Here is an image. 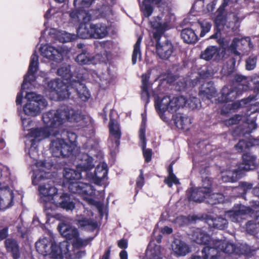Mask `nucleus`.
Returning a JSON list of instances; mask_svg holds the SVG:
<instances>
[{"label": "nucleus", "mask_w": 259, "mask_h": 259, "mask_svg": "<svg viewBox=\"0 0 259 259\" xmlns=\"http://www.w3.org/2000/svg\"><path fill=\"white\" fill-rule=\"evenodd\" d=\"M49 111L44 113L42 116V120L45 125L44 127L30 128L32 123L30 118L21 117L22 125L24 131L28 132L25 135V145L29 149L28 154L30 157L33 159L35 169H34V175L32 183L34 185L38 184L39 182L47 178L49 174L47 170L50 168L51 165L43 161H37L38 156L37 144L40 141L49 137L50 136L58 135L57 128L48 126L44 121V116Z\"/></svg>", "instance_id": "obj_1"}, {"label": "nucleus", "mask_w": 259, "mask_h": 259, "mask_svg": "<svg viewBox=\"0 0 259 259\" xmlns=\"http://www.w3.org/2000/svg\"><path fill=\"white\" fill-rule=\"evenodd\" d=\"M43 119L48 126L57 128L58 135L67 121L79 122L81 128L90 132L93 129V120L90 116L81 115L80 111L72 109L50 110L44 115Z\"/></svg>", "instance_id": "obj_2"}, {"label": "nucleus", "mask_w": 259, "mask_h": 259, "mask_svg": "<svg viewBox=\"0 0 259 259\" xmlns=\"http://www.w3.org/2000/svg\"><path fill=\"white\" fill-rule=\"evenodd\" d=\"M85 70L79 69L73 75L70 73V66L66 64H62L57 70V74L64 78L55 79L48 82V89L49 95L51 100H63L69 97V87L71 84L72 77L77 79L76 77L79 74H83Z\"/></svg>", "instance_id": "obj_3"}, {"label": "nucleus", "mask_w": 259, "mask_h": 259, "mask_svg": "<svg viewBox=\"0 0 259 259\" xmlns=\"http://www.w3.org/2000/svg\"><path fill=\"white\" fill-rule=\"evenodd\" d=\"M64 177L68 181L69 191L72 193L80 195L89 204L96 206L100 214L102 215L104 207L103 203L91 198L96 194L93 187L86 182L77 181L81 178L80 171L65 168Z\"/></svg>", "instance_id": "obj_4"}, {"label": "nucleus", "mask_w": 259, "mask_h": 259, "mask_svg": "<svg viewBox=\"0 0 259 259\" xmlns=\"http://www.w3.org/2000/svg\"><path fill=\"white\" fill-rule=\"evenodd\" d=\"M187 104L190 108L195 109L200 106V102L198 98L194 97L186 99L183 96L172 98L165 96L161 99H157L155 102V108L160 117L163 120H165V118L163 116V114L165 112H176Z\"/></svg>", "instance_id": "obj_5"}, {"label": "nucleus", "mask_w": 259, "mask_h": 259, "mask_svg": "<svg viewBox=\"0 0 259 259\" xmlns=\"http://www.w3.org/2000/svg\"><path fill=\"white\" fill-rule=\"evenodd\" d=\"M35 247L37 252L43 255H49L54 259L71 258V254L69 250V245L67 241H62L59 245L56 244L52 237H45L36 242Z\"/></svg>", "instance_id": "obj_6"}, {"label": "nucleus", "mask_w": 259, "mask_h": 259, "mask_svg": "<svg viewBox=\"0 0 259 259\" xmlns=\"http://www.w3.org/2000/svg\"><path fill=\"white\" fill-rule=\"evenodd\" d=\"M243 162L237 168L231 167L221 172V180L224 182H234L242 177L243 171H248L255 168L256 157L250 153L242 155Z\"/></svg>", "instance_id": "obj_7"}, {"label": "nucleus", "mask_w": 259, "mask_h": 259, "mask_svg": "<svg viewBox=\"0 0 259 259\" xmlns=\"http://www.w3.org/2000/svg\"><path fill=\"white\" fill-rule=\"evenodd\" d=\"M192 239L198 244L206 246L203 248L200 253L204 259H218L220 256V250L218 244H214L213 241L218 239L212 238L200 229H196L193 232Z\"/></svg>", "instance_id": "obj_8"}, {"label": "nucleus", "mask_w": 259, "mask_h": 259, "mask_svg": "<svg viewBox=\"0 0 259 259\" xmlns=\"http://www.w3.org/2000/svg\"><path fill=\"white\" fill-rule=\"evenodd\" d=\"M66 134L69 143L60 138H56L52 141L50 150L54 156L65 157L75 154V151L77 150L75 144L77 136L75 133L70 132H67Z\"/></svg>", "instance_id": "obj_9"}, {"label": "nucleus", "mask_w": 259, "mask_h": 259, "mask_svg": "<svg viewBox=\"0 0 259 259\" xmlns=\"http://www.w3.org/2000/svg\"><path fill=\"white\" fill-rule=\"evenodd\" d=\"M38 65V57L36 52H34L32 55L28 70L26 75L25 76L23 83L21 85V91L17 94L16 100L17 105H21L23 99V91L31 88L30 86H36L35 81L40 82L41 77H35L34 73L37 71Z\"/></svg>", "instance_id": "obj_10"}, {"label": "nucleus", "mask_w": 259, "mask_h": 259, "mask_svg": "<svg viewBox=\"0 0 259 259\" xmlns=\"http://www.w3.org/2000/svg\"><path fill=\"white\" fill-rule=\"evenodd\" d=\"M70 21L73 24L79 23L77 33L79 37L87 39L92 37V25L89 22L92 19V16L89 12L79 13L71 12L70 13Z\"/></svg>", "instance_id": "obj_11"}, {"label": "nucleus", "mask_w": 259, "mask_h": 259, "mask_svg": "<svg viewBox=\"0 0 259 259\" xmlns=\"http://www.w3.org/2000/svg\"><path fill=\"white\" fill-rule=\"evenodd\" d=\"M25 99L27 102L23 106V111L28 116H36L39 115L48 105L45 99L34 92L27 93Z\"/></svg>", "instance_id": "obj_12"}, {"label": "nucleus", "mask_w": 259, "mask_h": 259, "mask_svg": "<svg viewBox=\"0 0 259 259\" xmlns=\"http://www.w3.org/2000/svg\"><path fill=\"white\" fill-rule=\"evenodd\" d=\"M39 201L44 205L46 209H52V203L56 198L58 190L54 186L53 183L47 181L39 184L38 187Z\"/></svg>", "instance_id": "obj_13"}, {"label": "nucleus", "mask_w": 259, "mask_h": 259, "mask_svg": "<svg viewBox=\"0 0 259 259\" xmlns=\"http://www.w3.org/2000/svg\"><path fill=\"white\" fill-rule=\"evenodd\" d=\"M84 73L83 74H80L79 75L76 77L77 79L72 77V80L71 81V84L68 88L69 92V95L71 93V90H74L77 93L78 97L83 101H87L91 97V94L87 87L84 85L81 81L87 79H90V77L88 76Z\"/></svg>", "instance_id": "obj_14"}, {"label": "nucleus", "mask_w": 259, "mask_h": 259, "mask_svg": "<svg viewBox=\"0 0 259 259\" xmlns=\"http://www.w3.org/2000/svg\"><path fill=\"white\" fill-rule=\"evenodd\" d=\"M13 185L7 184L0 188V210L4 211L14 205L16 192Z\"/></svg>", "instance_id": "obj_15"}, {"label": "nucleus", "mask_w": 259, "mask_h": 259, "mask_svg": "<svg viewBox=\"0 0 259 259\" xmlns=\"http://www.w3.org/2000/svg\"><path fill=\"white\" fill-rule=\"evenodd\" d=\"M107 59V55L105 52L103 54H97L92 55L87 51H83L76 56L75 61L80 65L96 64L105 62Z\"/></svg>", "instance_id": "obj_16"}, {"label": "nucleus", "mask_w": 259, "mask_h": 259, "mask_svg": "<svg viewBox=\"0 0 259 259\" xmlns=\"http://www.w3.org/2000/svg\"><path fill=\"white\" fill-rule=\"evenodd\" d=\"M209 186H211V181L209 178H206L203 181L202 187L193 190L190 195L188 196L189 201L201 202L206 200L207 196H209Z\"/></svg>", "instance_id": "obj_17"}, {"label": "nucleus", "mask_w": 259, "mask_h": 259, "mask_svg": "<svg viewBox=\"0 0 259 259\" xmlns=\"http://www.w3.org/2000/svg\"><path fill=\"white\" fill-rule=\"evenodd\" d=\"M39 51L44 57L58 62L62 60L64 50L61 47L55 48L46 44L40 47Z\"/></svg>", "instance_id": "obj_18"}, {"label": "nucleus", "mask_w": 259, "mask_h": 259, "mask_svg": "<svg viewBox=\"0 0 259 259\" xmlns=\"http://www.w3.org/2000/svg\"><path fill=\"white\" fill-rule=\"evenodd\" d=\"M107 166L105 163L98 165L96 167L94 174L86 173L87 179L95 184L101 185L104 184L107 179Z\"/></svg>", "instance_id": "obj_19"}, {"label": "nucleus", "mask_w": 259, "mask_h": 259, "mask_svg": "<svg viewBox=\"0 0 259 259\" xmlns=\"http://www.w3.org/2000/svg\"><path fill=\"white\" fill-rule=\"evenodd\" d=\"M243 92L238 90L235 87L225 86L221 90L217 100L218 102H233Z\"/></svg>", "instance_id": "obj_20"}, {"label": "nucleus", "mask_w": 259, "mask_h": 259, "mask_svg": "<svg viewBox=\"0 0 259 259\" xmlns=\"http://www.w3.org/2000/svg\"><path fill=\"white\" fill-rule=\"evenodd\" d=\"M250 213L252 214L250 207L240 205L227 211L225 216L233 222H239L242 219H245L244 216Z\"/></svg>", "instance_id": "obj_21"}, {"label": "nucleus", "mask_w": 259, "mask_h": 259, "mask_svg": "<svg viewBox=\"0 0 259 259\" xmlns=\"http://www.w3.org/2000/svg\"><path fill=\"white\" fill-rule=\"evenodd\" d=\"M110 136L108 141L109 146L112 149L117 148L119 145L121 133L118 123L115 120L111 119L109 122Z\"/></svg>", "instance_id": "obj_22"}, {"label": "nucleus", "mask_w": 259, "mask_h": 259, "mask_svg": "<svg viewBox=\"0 0 259 259\" xmlns=\"http://www.w3.org/2000/svg\"><path fill=\"white\" fill-rule=\"evenodd\" d=\"M76 168L78 170L87 171L94 167L93 159L86 153H79L76 156Z\"/></svg>", "instance_id": "obj_23"}, {"label": "nucleus", "mask_w": 259, "mask_h": 259, "mask_svg": "<svg viewBox=\"0 0 259 259\" xmlns=\"http://www.w3.org/2000/svg\"><path fill=\"white\" fill-rule=\"evenodd\" d=\"M150 23L153 28V37L157 40H159L163 32L169 28L168 23L159 17H154Z\"/></svg>", "instance_id": "obj_24"}, {"label": "nucleus", "mask_w": 259, "mask_h": 259, "mask_svg": "<svg viewBox=\"0 0 259 259\" xmlns=\"http://www.w3.org/2000/svg\"><path fill=\"white\" fill-rule=\"evenodd\" d=\"M247 47L249 49L253 47V45L250 41V38L249 37L241 38L238 39L235 38L233 39L232 44L229 46L228 50H230L232 53L236 55H239L240 53L237 50L240 51H244L245 48L243 47Z\"/></svg>", "instance_id": "obj_25"}, {"label": "nucleus", "mask_w": 259, "mask_h": 259, "mask_svg": "<svg viewBox=\"0 0 259 259\" xmlns=\"http://www.w3.org/2000/svg\"><path fill=\"white\" fill-rule=\"evenodd\" d=\"M52 209H54V206H56L67 211H72L75 207V204L70 198L69 195L66 193L62 194L58 200L55 198L52 203Z\"/></svg>", "instance_id": "obj_26"}, {"label": "nucleus", "mask_w": 259, "mask_h": 259, "mask_svg": "<svg viewBox=\"0 0 259 259\" xmlns=\"http://www.w3.org/2000/svg\"><path fill=\"white\" fill-rule=\"evenodd\" d=\"M176 126L185 131L189 130L192 123L191 119L186 115L178 113L173 116Z\"/></svg>", "instance_id": "obj_27"}, {"label": "nucleus", "mask_w": 259, "mask_h": 259, "mask_svg": "<svg viewBox=\"0 0 259 259\" xmlns=\"http://www.w3.org/2000/svg\"><path fill=\"white\" fill-rule=\"evenodd\" d=\"M173 253L177 256H185L190 252L189 245L184 241L175 239L171 244Z\"/></svg>", "instance_id": "obj_28"}, {"label": "nucleus", "mask_w": 259, "mask_h": 259, "mask_svg": "<svg viewBox=\"0 0 259 259\" xmlns=\"http://www.w3.org/2000/svg\"><path fill=\"white\" fill-rule=\"evenodd\" d=\"M49 34L61 42L71 41L77 38V36L74 34L67 33L64 31H58L55 28L50 29Z\"/></svg>", "instance_id": "obj_29"}, {"label": "nucleus", "mask_w": 259, "mask_h": 259, "mask_svg": "<svg viewBox=\"0 0 259 259\" xmlns=\"http://www.w3.org/2000/svg\"><path fill=\"white\" fill-rule=\"evenodd\" d=\"M58 228L61 234L67 239L72 240L79 235L76 228L64 222L61 223Z\"/></svg>", "instance_id": "obj_30"}, {"label": "nucleus", "mask_w": 259, "mask_h": 259, "mask_svg": "<svg viewBox=\"0 0 259 259\" xmlns=\"http://www.w3.org/2000/svg\"><path fill=\"white\" fill-rule=\"evenodd\" d=\"M156 52L158 56L162 59H168L173 52L172 45L169 42L161 45L158 41L156 45Z\"/></svg>", "instance_id": "obj_31"}, {"label": "nucleus", "mask_w": 259, "mask_h": 259, "mask_svg": "<svg viewBox=\"0 0 259 259\" xmlns=\"http://www.w3.org/2000/svg\"><path fill=\"white\" fill-rule=\"evenodd\" d=\"M139 137L142 142L141 147L143 149V155L146 162H149L151 159L152 152L150 149H146V138H145V122L144 120L139 131Z\"/></svg>", "instance_id": "obj_32"}, {"label": "nucleus", "mask_w": 259, "mask_h": 259, "mask_svg": "<svg viewBox=\"0 0 259 259\" xmlns=\"http://www.w3.org/2000/svg\"><path fill=\"white\" fill-rule=\"evenodd\" d=\"M214 244H218L219 249L220 253L224 252L226 254H231L236 252V247L235 245L226 240L218 239L213 241Z\"/></svg>", "instance_id": "obj_33"}, {"label": "nucleus", "mask_w": 259, "mask_h": 259, "mask_svg": "<svg viewBox=\"0 0 259 259\" xmlns=\"http://www.w3.org/2000/svg\"><path fill=\"white\" fill-rule=\"evenodd\" d=\"M150 73L144 74L142 75V85H141V97L142 99L148 103L149 97V91L151 87V84L149 81L150 78Z\"/></svg>", "instance_id": "obj_34"}, {"label": "nucleus", "mask_w": 259, "mask_h": 259, "mask_svg": "<svg viewBox=\"0 0 259 259\" xmlns=\"http://www.w3.org/2000/svg\"><path fill=\"white\" fill-rule=\"evenodd\" d=\"M16 178L11 175L8 167H4L0 169V186H3L7 184L11 185L16 181Z\"/></svg>", "instance_id": "obj_35"}, {"label": "nucleus", "mask_w": 259, "mask_h": 259, "mask_svg": "<svg viewBox=\"0 0 259 259\" xmlns=\"http://www.w3.org/2000/svg\"><path fill=\"white\" fill-rule=\"evenodd\" d=\"M108 34V28L106 24L97 23L92 25V37L94 38H102Z\"/></svg>", "instance_id": "obj_36"}, {"label": "nucleus", "mask_w": 259, "mask_h": 259, "mask_svg": "<svg viewBox=\"0 0 259 259\" xmlns=\"http://www.w3.org/2000/svg\"><path fill=\"white\" fill-rule=\"evenodd\" d=\"M77 225L83 229L93 231L97 227V223L92 219H88L83 217H77L76 219Z\"/></svg>", "instance_id": "obj_37"}, {"label": "nucleus", "mask_w": 259, "mask_h": 259, "mask_svg": "<svg viewBox=\"0 0 259 259\" xmlns=\"http://www.w3.org/2000/svg\"><path fill=\"white\" fill-rule=\"evenodd\" d=\"M207 223L209 226L220 230L225 229L228 226L226 219L221 217L208 218Z\"/></svg>", "instance_id": "obj_38"}, {"label": "nucleus", "mask_w": 259, "mask_h": 259, "mask_svg": "<svg viewBox=\"0 0 259 259\" xmlns=\"http://www.w3.org/2000/svg\"><path fill=\"white\" fill-rule=\"evenodd\" d=\"M219 51L217 47L215 46H209L204 51L202 52L201 58L205 60H210L212 59L215 60L220 59V57L218 56Z\"/></svg>", "instance_id": "obj_39"}, {"label": "nucleus", "mask_w": 259, "mask_h": 259, "mask_svg": "<svg viewBox=\"0 0 259 259\" xmlns=\"http://www.w3.org/2000/svg\"><path fill=\"white\" fill-rule=\"evenodd\" d=\"M181 35L184 41L187 44H194L198 40L197 36L194 31L191 28L183 29Z\"/></svg>", "instance_id": "obj_40"}, {"label": "nucleus", "mask_w": 259, "mask_h": 259, "mask_svg": "<svg viewBox=\"0 0 259 259\" xmlns=\"http://www.w3.org/2000/svg\"><path fill=\"white\" fill-rule=\"evenodd\" d=\"M162 0H143L142 4L141 5V9L146 17H149L153 12V8L151 4H158Z\"/></svg>", "instance_id": "obj_41"}, {"label": "nucleus", "mask_w": 259, "mask_h": 259, "mask_svg": "<svg viewBox=\"0 0 259 259\" xmlns=\"http://www.w3.org/2000/svg\"><path fill=\"white\" fill-rule=\"evenodd\" d=\"M94 1V0H74L73 5L75 10L72 12H76L77 15L82 11L87 12L84 9L91 6Z\"/></svg>", "instance_id": "obj_42"}, {"label": "nucleus", "mask_w": 259, "mask_h": 259, "mask_svg": "<svg viewBox=\"0 0 259 259\" xmlns=\"http://www.w3.org/2000/svg\"><path fill=\"white\" fill-rule=\"evenodd\" d=\"M90 75L93 78V79L99 83L100 86H104L108 83L109 75L107 72L101 74L95 71H93L90 73Z\"/></svg>", "instance_id": "obj_43"}, {"label": "nucleus", "mask_w": 259, "mask_h": 259, "mask_svg": "<svg viewBox=\"0 0 259 259\" xmlns=\"http://www.w3.org/2000/svg\"><path fill=\"white\" fill-rule=\"evenodd\" d=\"M200 93L206 95V98L210 100L216 94V90L211 82L206 83L202 85Z\"/></svg>", "instance_id": "obj_44"}, {"label": "nucleus", "mask_w": 259, "mask_h": 259, "mask_svg": "<svg viewBox=\"0 0 259 259\" xmlns=\"http://www.w3.org/2000/svg\"><path fill=\"white\" fill-rule=\"evenodd\" d=\"M5 245L8 251L12 252L15 259L19 257V251L17 242L13 239H8L5 241Z\"/></svg>", "instance_id": "obj_45"}, {"label": "nucleus", "mask_w": 259, "mask_h": 259, "mask_svg": "<svg viewBox=\"0 0 259 259\" xmlns=\"http://www.w3.org/2000/svg\"><path fill=\"white\" fill-rule=\"evenodd\" d=\"M209 196H207L206 202L211 205L224 201V196L221 193H211V186H209Z\"/></svg>", "instance_id": "obj_46"}, {"label": "nucleus", "mask_w": 259, "mask_h": 259, "mask_svg": "<svg viewBox=\"0 0 259 259\" xmlns=\"http://www.w3.org/2000/svg\"><path fill=\"white\" fill-rule=\"evenodd\" d=\"M142 41V37L139 36L137 42L134 45V50L132 55V63L135 64L137 60H140L141 58V53L140 50V45Z\"/></svg>", "instance_id": "obj_47"}, {"label": "nucleus", "mask_w": 259, "mask_h": 259, "mask_svg": "<svg viewBox=\"0 0 259 259\" xmlns=\"http://www.w3.org/2000/svg\"><path fill=\"white\" fill-rule=\"evenodd\" d=\"M235 79L238 82V84L235 87L238 90L243 92L248 90V81L246 77L240 75H237L235 76Z\"/></svg>", "instance_id": "obj_48"}, {"label": "nucleus", "mask_w": 259, "mask_h": 259, "mask_svg": "<svg viewBox=\"0 0 259 259\" xmlns=\"http://www.w3.org/2000/svg\"><path fill=\"white\" fill-rule=\"evenodd\" d=\"M93 239L92 238L82 239L78 237H74L73 239L72 246L75 248H80L87 246Z\"/></svg>", "instance_id": "obj_49"}, {"label": "nucleus", "mask_w": 259, "mask_h": 259, "mask_svg": "<svg viewBox=\"0 0 259 259\" xmlns=\"http://www.w3.org/2000/svg\"><path fill=\"white\" fill-rule=\"evenodd\" d=\"M168 176L167 178L164 180V182L169 187H171L172 184H178L179 183V180L176 177V176L172 172V165L171 164L168 169Z\"/></svg>", "instance_id": "obj_50"}, {"label": "nucleus", "mask_w": 259, "mask_h": 259, "mask_svg": "<svg viewBox=\"0 0 259 259\" xmlns=\"http://www.w3.org/2000/svg\"><path fill=\"white\" fill-rule=\"evenodd\" d=\"M198 24L201 29L200 36L203 37L206 33L209 31L211 28V24L209 22L205 21L199 22Z\"/></svg>", "instance_id": "obj_51"}, {"label": "nucleus", "mask_w": 259, "mask_h": 259, "mask_svg": "<svg viewBox=\"0 0 259 259\" xmlns=\"http://www.w3.org/2000/svg\"><path fill=\"white\" fill-rule=\"evenodd\" d=\"M243 120V117L239 115H236L229 119L224 121L225 124L227 126L232 125L238 123Z\"/></svg>", "instance_id": "obj_52"}, {"label": "nucleus", "mask_w": 259, "mask_h": 259, "mask_svg": "<svg viewBox=\"0 0 259 259\" xmlns=\"http://www.w3.org/2000/svg\"><path fill=\"white\" fill-rule=\"evenodd\" d=\"M61 14V12H59L58 9L55 8L49 9L45 14V17L47 19L51 18L52 17H58Z\"/></svg>", "instance_id": "obj_53"}, {"label": "nucleus", "mask_w": 259, "mask_h": 259, "mask_svg": "<svg viewBox=\"0 0 259 259\" xmlns=\"http://www.w3.org/2000/svg\"><path fill=\"white\" fill-rule=\"evenodd\" d=\"M256 63V58L255 56H250L246 61V68L248 70H253Z\"/></svg>", "instance_id": "obj_54"}, {"label": "nucleus", "mask_w": 259, "mask_h": 259, "mask_svg": "<svg viewBox=\"0 0 259 259\" xmlns=\"http://www.w3.org/2000/svg\"><path fill=\"white\" fill-rule=\"evenodd\" d=\"M258 224L255 221H249L247 222L245 225L246 231L248 234H252L255 229L256 225Z\"/></svg>", "instance_id": "obj_55"}, {"label": "nucleus", "mask_w": 259, "mask_h": 259, "mask_svg": "<svg viewBox=\"0 0 259 259\" xmlns=\"http://www.w3.org/2000/svg\"><path fill=\"white\" fill-rule=\"evenodd\" d=\"M250 145V143H247L244 140H240L238 143L235 145V148L239 152H241L245 149L248 148Z\"/></svg>", "instance_id": "obj_56"}, {"label": "nucleus", "mask_w": 259, "mask_h": 259, "mask_svg": "<svg viewBox=\"0 0 259 259\" xmlns=\"http://www.w3.org/2000/svg\"><path fill=\"white\" fill-rule=\"evenodd\" d=\"M144 184V179L142 170H140V175L137 178L136 181V189H141Z\"/></svg>", "instance_id": "obj_57"}, {"label": "nucleus", "mask_w": 259, "mask_h": 259, "mask_svg": "<svg viewBox=\"0 0 259 259\" xmlns=\"http://www.w3.org/2000/svg\"><path fill=\"white\" fill-rule=\"evenodd\" d=\"M252 185L246 182H243L240 184L239 187L236 188V190H240L246 192L248 190L252 188Z\"/></svg>", "instance_id": "obj_58"}, {"label": "nucleus", "mask_w": 259, "mask_h": 259, "mask_svg": "<svg viewBox=\"0 0 259 259\" xmlns=\"http://www.w3.org/2000/svg\"><path fill=\"white\" fill-rule=\"evenodd\" d=\"M248 127L249 128V130H247L245 131H242V134L250 133L251 132V131L256 128V125L254 121H251V122L248 124Z\"/></svg>", "instance_id": "obj_59"}, {"label": "nucleus", "mask_w": 259, "mask_h": 259, "mask_svg": "<svg viewBox=\"0 0 259 259\" xmlns=\"http://www.w3.org/2000/svg\"><path fill=\"white\" fill-rule=\"evenodd\" d=\"M254 84V90L255 92H259V76L257 77H254L252 80Z\"/></svg>", "instance_id": "obj_60"}, {"label": "nucleus", "mask_w": 259, "mask_h": 259, "mask_svg": "<svg viewBox=\"0 0 259 259\" xmlns=\"http://www.w3.org/2000/svg\"><path fill=\"white\" fill-rule=\"evenodd\" d=\"M8 235V229L5 228L0 231V241L3 240Z\"/></svg>", "instance_id": "obj_61"}, {"label": "nucleus", "mask_w": 259, "mask_h": 259, "mask_svg": "<svg viewBox=\"0 0 259 259\" xmlns=\"http://www.w3.org/2000/svg\"><path fill=\"white\" fill-rule=\"evenodd\" d=\"M118 246L121 248H125L127 246V242L124 239H121L118 241Z\"/></svg>", "instance_id": "obj_62"}, {"label": "nucleus", "mask_w": 259, "mask_h": 259, "mask_svg": "<svg viewBox=\"0 0 259 259\" xmlns=\"http://www.w3.org/2000/svg\"><path fill=\"white\" fill-rule=\"evenodd\" d=\"M161 231L163 234H169L172 232V229L170 227L165 226L161 229Z\"/></svg>", "instance_id": "obj_63"}, {"label": "nucleus", "mask_w": 259, "mask_h": 259, "mask_svg": "<svg viewBox=\"0 0 259 259\" xmlns=\"http://www.w3.org/2000/svg\"><path fill=\"white\" fill-rule=\"evenodd\" d=\"M120 259H127V253L125 250H122L119 254Z\"/></svg>", "instance_id": "obj_64"}]
</instances>
